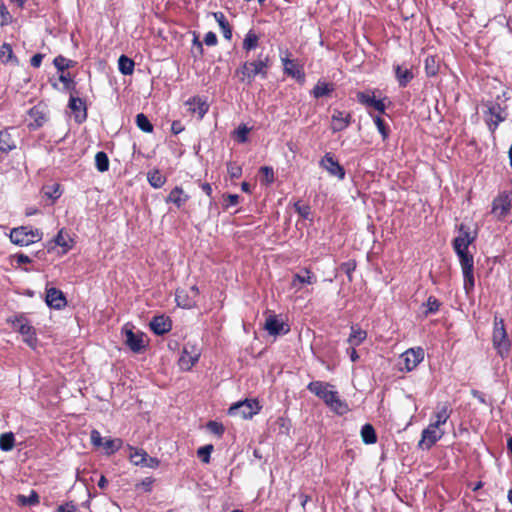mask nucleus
Segmentation results:
<instances>
[{"label": "nucleus", "instance_id": "44", "mask_svg": "<svg viewBox=\"0 0 512 512\" xmlns=\"http://www.w3.org/2000/svg\"><path fill=\"white\" fill-rule=\"evenodd\" d=\"M426 308L424 311V315L428 316L429 314H434L439 310L440 302L434 296H429L426 303L423 304Z\"/></svg>", "mask_w": 512, "mask_h": 512}, {"label": "nucleus", "instance_id": "55", "mask_svg": "<svg viewBox=\"0 0 512 512\" xmlns=\"http://www.w3.org/2000/svg\"><path fill=\"white\" fill-rule=\"evenodd\" d=\"M295 211L304 219H308L310 215V207L301 204L299 201L294 204Z\"/></svg>", "mask_w": 512, "mask_h": 512}, {"label": "nucleus", "instance_id": "53", "mask_svg": "<svg viewBox=\"0 0 512 512\" xmlns=\"http://www.w3.org/2000/svg\"><path fill=\"white\" fill-rule=\"evenodd\" d=\"M196 102L198 103L197 109H198L199 116H200V118H202L208 111V105L205 102H202L200 100V98H197V97H193L192 99H189L187 101V104L191 105Z\"/></svg>", "mask_w": 512, "mask_h": 512}, {"label": "nucleus", "instance_id": "63", "mask_svg": "<svg viewBox=\"0 0 512 512\" xmlns=\"http://www.w3.org/2000/svg\"><path fill=\"white\" fill-rule=\"evenodd\" d=\"M16 261L18 264H27V263H31V258L25 254H17L16 256Z\"/></svg>", "mask_w": 512, "mask_h": 512}, {"label": "nucleus", "instance_id": "28", "mask_svg": "<svg viewBox=\"0 0 512 512\" xmlns=\"http://www.w3.org/2000/svg\"><path fill=\"white\" fill-rule=\"evenodd\" d=\"M127 450L129 451V460L132 464L135 466H142L146 464V461H148V454L145 450L140 448H135L132 445L128 444L126 446Z\"/></svg>", "mask_w": 512, "mask_h": 512}, {"label": "nucleus", "instance_id": "61", "mask_svg": "<svg viewBox=\"0 0 512 512\" xmlns=\"http://www.w3.org/2000/svg\"><path fill=\"white\" fill-rule=\"evenodd\" d=\"M239 199L240 197L237 194H228L226 199L227 203L225 207L228 208L237 205L239 203Z\"/></svg>", "mask_w": 512, "mask_h": 512}, {"label": "nucleus", "instance_id": "30", "mask_svg": "<svg viewBox=\"0 0 512 512\" xmlns=\"http://www.w3.org/2000/svg\"><path fill=\"white\" fill-rule=\"evenodd\" d=\"M213 17H214L215 21L218 23L224 38L226 40H231L232 39V28H231L228 20L226 19L224 13L220 12V11L213 12Z\"/></svg>", "mask_w": 512, "mask_h": 512}, {"label": "nucleus", "instance_id": "36", "mask_svg": "<svg viewBox=\"0 0 512 512\" xmlns=\"http://www.w3.org/2000/svg\"><path fill=\"white\" fill-rule=\"evenodd\" d=\"M53 243L57 246L63 248V252L66 253L72 248V240L68 235L64 234L63 229H61L57 235L53 239Z\"/></svg>", "mask_w": 512, "mask_h": 512}, {"label": "nucleus", "instance_id": "64", "mask_svg": "<svg viewBox=\"0 0 512 512\" xmlns=\"http://www.w3.org/2000/svg\"><path fill=\"white\" fill-rule=\"evenodd\" d=\"M355 348L356 347L350 346V348L347 349V354L352 362H356L359 359V355Z\"/></svg>", "mask_w": 512, "mask_h": 512}, {"label": "nucleus", "instance_id": "1", "mask_svg": "<svg viewBox=\"0 0 512 512\" xmlns=\"http://www.w3.org/2000/svg\"><path fill=\"white\" fill-rule=\"evenodd\" d=\"M271 66L270 57L260 53L253 61H245L235 70V76L241 83L251 85L256 76L266 79Z\"/></svg>", "mask_w": 512, "mask_h": 512}, {"label": "nucleus", "instance_id": "14", "mask_svg": "<svg viewBox=\"0 0 512 512\" xmlns=\"http://www.w3.org/2000/svg\"><path fill=\"white\" fill-rule=\"evenodd\" d=\"M444 434L445 432L443 430L429 424L428 427L422 431L418 446L421 449L429 450L444 436Z\"/></svg>", "mask_w": 512, "mask_h": 512}, {"label": "nucleus", "instance_id": "26", "mask_svg": "<svg viewBox=\"0 0 512 512\" xmlns=\"http://www.w3.org/2000/svg\"><path fill=\"white\" fill-rule=\"evenodd\" d=\"M13 130L14 128H6L0 131V151L3 153H9L17 147L16 140L11 134Z\"/></svg>", "mask_w": 512, "mask_h": 512}, {"label": "nucleus", "instance_id": "16", "mask_svg": "<svg viewBox=\"0 0 512 512\" xmlns=\"http://www.w3.org/2000/svg\"><path fill=\"white\" fill-rule=\"evenodd\" d=\"M200 351L194 346H185L179 358L178 364L181 370L189 371L199 360Z\"/></svg>", "mask_w": 512, "mask_h": 512}, {"label": "nucleus", "instance_id": "8", "mask_svg": "<svg viewBox=\"0 0 512 512\" xmlns=\"http://www.w3.org/2000/svg\"><path fill=\"white\" fill-rule=\"evenodd\" d=\"M474 241L468 231L460 229L459 235L453 240V249L459 258V262L474 260L473 255L469 253V245Z\"/></svg>", "mask_w": 512, "mask_h": 512}, {"label": "nucleus", "instance_id": "19", "mask_svg": "<svg viewBox=\"0 0 512 512\" xmlns=\"http://www.w3.org/2000/svg\"><path fill=\"white\" fill-rule=\"evenodd\" d=\"M68 107L74 114V118L77 123H83L87 119V108L85 102L81 98L71 94Z\"/></svg>", "mask_w": 512, "mask_h": 512}, {"label": "nucleus", "instance_id": "17", "mask_svg": "<svg viewBox=\"0 0 512 512\" xmlns=\"http://www.w3.org/2000/svg\"><path fill=\"white\" fill-rule=\"evenodd\" d=\"M264 329L272 336L285 335L290 331L289 325L279 320L276 315L267 317Z\"/></svg>", "mask_w": 512, "mask_h": 512}, {"label": "nucleus", "instance_id": "24", "mask_svg": "<svg viewBox=\"0 0 512 512\" xmlns=\"http://www.w3.org/2000/svg\"><path fill=\"white\" fill-rule=\"evenodd\" d=\"M150 328L156 335H163L171 330L172 323L169 317L159 315L152 318Z\"/></svg>", "mask_w": 512, "mask_h": 512}, {"label": "nucleus", "instance_id": "31", "mask_svg": "<svg viewBox=\"0 0 512 512\" xmlns=\"http://www.w3.org/2000/svg\"><path fill=\"white\" fill-rule=\"evenodd\" d=\"M395 77L399 86L404 88L414 78V74L410 69L397 65L395 66Z\"/></svg>", "mask_w": 512, "mask_h": 512}, {"label": "nucleus", "instance_id": "25", "mask_svg": "<svg viewBox=\"0 0 512 512\" xmlns=\"http://www.w3.org/2000/svg\"><path fill=\"white\" fill-rule=\"evenodd\" d=\"M451 413L452 410L450 409L448 403L445 402L442 404H438L436 407V411L433 414L435 420L431 422L430 425L436 428H440L441 425H444L448 421Z\"/></svg>", "mask_w": 512, "mask_h": 512}, {"label": "nucleus", "instance_id": "33", "mask_svg": "<svg viewBox=\"0 0 512 512\" xmlns=\"http://www.w3.org/2000/svg\"><path fill=\"white\" fill-rule=\"evenodd\" d=\"M147 180L149 182V184L155 188V189H159L161 187H163V185L166 183V177L160 172L159 169H153V170H150L148 173H147Z\"/></svg>", "mask_w": 512, "mask_h": 512}, {"label": "nucleus", "instance_id": "27", "mask_svg": "<svg viewBox=\"0 0 512 512\" xmlns=\"http://www.w3.org/2000/svg\"><path fill=\"white\" fill-rule=\"evenodd\" d=\"M189 200V195L184 190L176 186L174 187L169 195L166 197V203H173L177 208H181Z\"/></svg>", "mask_w": 512, "mask_h": 512}, {"label": "nucleus", "instance_id": "13", "mask_svg": "<svg viewBox=\"0 0 512 512\" xmlns=\"http://www.w3.org/2000/svg\"><path fill=\"white\" fill-rule=\"evenodd\" d=\"M488 114L486 122L491 132H494L499 124L507 118L506 108L502 107L498 102H493L489 105Z\"/></svg>", "mask_w": 512, "mask_h": 512}, {"label": "nucleus", "instance_id": "15", "mask_svg": "<svg viewBox=\"0 0 512 512\" xmlns=\"http://www.w3.org/2000/svg\"><path fill=\"white\" fill-rule=\"evenodd\" d=\"M356 97L360 104L374 108L381 114L385 113L386 105L383 99H376L375 91H361L357 93Z\"/></svg>", "mask_w": 512, "mask_h": 512}, {"label": "nucleus", "instance_id": "50", "mask_svg": "<svg viewBox=\"0 0 512 512\" xmlns=\"http://www.w3.org/2000/svg\"><path fill=\"white\" fill-rule=\"evenodd\" d=\"M373 121H374L379 133L381 134L383 140L387 139L389 136V130L386 127L383 119L380 116H374Z\"/></svg>", "mask_w": 512, "mask_h": 512}, {"label": "nucleus", "instance_id": "12", "mask_svg": "<svg viewBox=\"0 0 512 512\" xmlns=\"http://www.w3.org/2000/svg\"><path fill=\"white\" fill-rule=\"evenodd\" d=\"M289 56L290 53L288 50L285 51L284 55H281L283 71L285 74L291 76L300 84H303L305 82V72L303 67L298 65L294 60H291Z\"/></svg>", "mask_w": 512, "mask_h": 512}, {"label": "nucleus", "instance_id": "39", "mask_svg": "<svg viewBox=\"0 0 512 512\" xmlns=\"http://www.w3.org/2000/svg\"><path fill=\"white\" fill-rule=\"evenodd\" d=\"M43 193L45 197L52 200V202H55L62 195L61 186L57 183L45 186L43 188Z\"/></svg>", "mask_w": 512, "mask_h": 512}, {"label": "nucleus", "instance_id": "21", "mask_svg": "<svg viewBox=\"0 0 512 512\" xmlns=\"http://www.w3.org/2000/svg\"><path fill=\"white\" fill-rule=\"evenodd\" d=\"M45 302L49 307L57 310L64 308L67 304L64 293L54 287L46 290Z\"/></svg>", "mask_w": 512, "mask_h": 512}, {"label": "nucleus", "instance_id": "20", "mask_svg": "<svg viewBox=\"0 0 512 512\" xmlns=\"http://www.w3.org/2000/svg\"><path fill=\"white\" fill-rule=\"evenodd\" d=\"M122 332L126 335L125 344L130 348L132 352L139 353L144 349L145 345L142 333H134L127 327V325L122 328Z\"/></svg>", "mask_w": 512, "mask_h": 512}, {"label": "nucleus", "instance_id": "43", "mask_svg": "<svg viewBox=\"0 0 512 512\" xmlns=\"http://www.w3.org/2000/svg\"><path fill=\"white\" fill-rule=\"evenodd\" d=\"M53 64L57 68V70L64 72V70L73 67L75 62L70 59L65 58L62 55H58L54 58Z\"/></svg>", "mask_w": 512, "mask_h": 512}, {"label": "nucleus", "instance_id": "38", "mask_svg": "<svg viewBox=\"0 0 512 512\" xmlns=\"http://www.w3.org/2000/svg\"><path fill=\"white\" fill-rule=\"evenodd\" d=\"M134 62L125 55H121L118 59V69L123 75H131L134 71Z\"/></svg>", "mask_w": 512, "mask_h": 512}, {"label": "nucleus", "instance_id": "11", "mask_svg": "<svg viewBox=\"0 0 512 512\" xmlns=\"http://www.w3.org/2000/svg\"><path fill=\"white\" fill-rule=\"evenodd\" d=\"M199 293V288L196 285H192L188 290L177 289L175 292L176 303L181 308L192 309L197 304Z\"/></svg>", "mask_w": 512, "mask_h": 512}, {"label": "nucleus", "instance_id": "57", "mask_svg": "<svg viewBox=\"0 0 512 512\" xmlns=\"http://www.w3.org/2000/svg\"><path fill=\"white\" fill-rule=\"evenodd\" d=\"M56 512H80L73 502H66L57 508Z\"/></svg>", "mask_w": 512, "mask_h": 512}, {"label": "nucleus", "instance_id": "10", "mask_svg": "<svg viewBox=\"0 0 512 512\" xmlns=\"http://www.w3.org/2000/svg\"><path fill=\"white\" fill-rule=\"evenodd\" d=\"M424 360V350L421 347L409 348L400 355V370L410 372Z\"/></svg>", "mask_w": 512, "mask_h": 512}, {"label": "nucleus", "instance_id": "42", "mask_svg": "<svg viewBox=\"0 0 512 512\" xmlns=\"http://www.w3.org/2000/svg\"><path fill=\"white\" fill-rule=\"evenodd\" d=\"M135 121H136L137 127L140 130H142L143 132H146V133L153 132V125L149 121L148 117L145 114H143V113L137 114Z\"/></svg>", "mask_w": 512, "mask_h": 512}, {"label": "nucleus", "instance_id": "7", "mask_svg": "<svg viewBox=\"0 0 512 512\" xmlns=\"http://www.w3.org/2000/svg\"><path fill=\"white\" fill-rule=\"evenodd\" d=\"M261 410V406L256 399H245L244 401L233 404L228 414L230 416H239L243 419H250L254 415L258 414Z\"/></svg>", "mask_w": 512, "mask_h": 512}, {"label": "nucleus", "instance_id": "54", "mask_svg": "<svg viewBox=\"0 0 512 512\" xmlns=\"http://www.w3.org/2000/svg\"><path fill=\"white\" fill-rule=\"evenodd\" d=\"M59 80L64 84L65 89L70 91L76 90V83L72 80V78L69 76V74L62 73L59 76Z\"/></svg>", "mask_w": 512, "mask_h": 512}, {"label": "nucleus", "instance_id": "9", "mask_svg": "<svg viewBox=\"0 0 512 512\" xmlns=\"http://www.w3.org/2000/svg\"><path fill=\"white\" fill-rule=\"evenodd\" d=\"M511 209L512 202L507 191L500 192L492 201L491 214L499 221L505 219L511 213Z\"/></svg>", "mask_w": 512, "mask_h": 512}, {"label": "nucleus", "instance_id": "18", "mask_svg": "<svg viewBox=\"0 0 512 512\" xmlns=\"http://www.w3.org/2000/svg\"><path fill=\"white\" fill-rule=\"evenodd\" d=\"M321 165L329 172L330 175L337 177L339 180H343L345 178L346 173L344 168L330 153L325 154L321 160Z\"/></svg>", "mask_w": 512, "mask_h": 512}, {"label": "nucleus", "instance_id": "35", "mask_svg": "<svg viewBox=\"0 0 512 512\" xmlns=\"http://www.w3.org/2000/svg\"><path fill=\"white\" fill-rule=\"evenodd\" d=\"M360 433H361L362 441L365 444L370 445V444H374L377 442L376 431L371 424H369V423L364 424L361 428Z\"/></svg>", "mask_w": 512, "mask_h": 512}, {"label": "nucleus", "instance_id": "48", "mask_svg": "<svg viewBox=\"0 0 512 512\" xmlns=\"http://www.w3.org/2000/svg\"><path fill=\"white\" fill-rule=\"evenodd\" d=\"M425 71L429 77H433L438 73V66L433 56H429L426 58Z\"/></svg>", "mask_w": 512, "mask_h": 512}, {"label": "nucleus", "instance_id": "6", "mask_svg": "<svg viewBox=\"0 0 512 512\" xmlns=\"http://www.w3.org/2000/svg\"><path fill=\"white\" fill-rule=\"evenodd\" d=\"M90 441L94 447H103L106 456L115 454L123 447V440L121 438H103L96 429L90 432Z\"/></svg>", "mask_w": 512, "mask_h": 512}, {"label": "nucleus", "instance_id": "32", "mask_svg": "<svg viewBox=\"0 0 512 512\" xmlns=\"http://www.w3.org/2000/svg\"><path fill=\"white\" fill-rule=\"evenodd\" d=\"M333 90V85L325 81L319 80L312 89L311 94L313 95L314 98L318 99L325 96H329L333 92Z\"/></svg>", "mask_w": 512, "mask_h": 512}, {"label": "nucleus", "instance_id": "3", "mask_svg": "<svg viewBox=\"0 0 512 512\" xmlns=\"http://www.w3.org/2000/svg\"><path fill=\"white\" fill-rule=\"evenodd\" d=\"M7 322L11 324L12 328L22 336V340L31 349L35 350L38 346V338L35 328L30 324L29 320L24 314H18L14 317L8 318Z\"/></svg>", "mask_w": 512, "mask_h": 512}, {"label": "nucleus", "instance_id": "22", "mask_svg": "<svg viewBox=\"0 0 512 512\" xmlns=\"http://www.w3.org/2000/svg\"><path fill=\"white\" fill-rule=\"evenodd\" d=\"M463 274V287L467 294L473 291L475 286L474 280V260L460 262Z\"/></svg>", "mask_w": 512, "mask_h": 512}, {"label": "nucleus", "instance_id": "34", "mask_svg": "<svg viewBox=\"0 0 512 512\" xmlns=\"http://www.w3.org/2000/svg\"><path fill=\"white\" fill-rule=\"evenodd\" d=\"M0 60L4 64L14 63L18 64V59L13 53L12 46L8 43H3L0 47Z\"/></svg>", "mask_w": 512, "mask_h": 512}, {"label": "nucleus", "instance_id": "62", "mask_svg": "<svg viewBox=\"0 0 512 512\" xmlns=\"http://www.w3.org/2000/svg\"><path fill=\"white\" fill-rule=\"evenodd\" d=\"M247 134H248V129L245 126L239 127L237 129L238 141L241 142V143L246 142L247 141Z\"/></svg>", "mask_w": 512, "mask_h": 512}, {"label": "nucleus", "instance_id": "4", "mask_svg": "<svg viewBox=\"0 0 512 512\" xmlns=\"http://www.w3.org/2000/svg\"><path fill=\"white\" fill-rule=\"evenodd\" d=\"M493 347L501 358H505L511 347L508 335L505 329L504 320L495 316L492 335Z\"/></svg>", "mask_w": 512, "mask_h": 512}, {"label": "nucleus", "instance_id": "23", "mask_svg": "<svg viewBox=\"0 0 512 512\" xmlns=\"http://www.w3.org/2000/svg\"><path fill=\"white\" fill-rule=\"evenodd\" d=\"M331 129L334 133L345 130L351 123V114L335 109L332 114Z\"/></svg>", "mask_w": 512, "mask_h": 512}, {"label": "nucleus", "instance_id": "5", "mask_svg": "<svg viewBox=\"0 0 512 512\" xmlns=\"http://www.w3.org/2000/svg\"><path fill=\"white\" fill-rule=\"evenodd\" d=\"M10 240L18 246H28L42 240L43 233L37 228L20 226L10 231Z\"/></svg>", "mask_w": 512, "mask_h": 512}, {"label": "nucleus", "instance_id": "47", "mask_svg": "<svg viewBox=\"0 0 512 512\" xmlns=\"http://www.w3.org/2000/svg\"><path fill=\"white\" fill-rule=\"evenodd\" d=\"M12 22V16L6 5L0 1V26H7Z\"/></svg>", "mask_w": 512, "mask_h": 512}, {"label": "nucleus", "instance_id": "41", "mask_svg": "<svg viewBox=\"0 0 512 512\" xmlns=\"http://www.w3.org/2000/svg\"><path fill=\"white\" fill-rule=\"evenodd\" d=\"M95 165L99 172H106L109 169V159L105 152L99 151L95 155Z\"/></svg>", "mask_w": 512, "mask_h": 512}, {"label": "nucleus", "instance_id": "49", "mask_svg": "<svg viewBox=\"0 0 512 512\" xmlns=\"http://www.w3.org/2000/svg\"><path fill=\"white\" fill-rule=\"evenodd\" d=\"M207 429L214 435L221 437L224 434L225 428L222 423L217 421H209L206 424Z\"/></svg>", "mask_w": 512, "mask_h": 512}, {"label": "nucleus", "instance_id": "37", "mask_svg": "<svg viewBox=\"0 0 512 512\" xmlns=\"http://www.w3.org/2000/svg\"><path fill=\"white\" fill-rule=\"evenodd\" d=\"M259 36L254 30H249L243 40V49L247 52L254 50L258 46Z\"/></svg>", "mask_w": 512, "mask_h": 512}, {"label": "nucleus", "instance_id": "51", "mask_svg": "<svg viewBox=\"0 0 512 512\" xmlns=\"http://www.w3.org/2000/svg\"><path fill=\"white\" fill-rule=\"evenodd\" d=\"M227 172L232 179H237L242 175V168L236 163L228 162L227 163Z\"/></svg>", "mask_w": 512, "mask_h": 512}, {"label": "nucleus", "instance_id": "52", "mask_svg": "<svg viewBox=\"0 0 512 512\" xmlns=\"http://www.w3.org/2000/svg\"><path fill=\"white\" fill-rule=\"evenodd\" d=\"M299 282L301 284H312L314 282V276L309 270H306V275L295 274L293 277V283Z\"/></svg>", "mask_w": 512, "mask_h": 512}, {"label": "nucleus", "instance_id": "59", "mask_svg": "<svg viewBox=\"0 0 512 512\" xmlns=\"http://www.w3.org/2000/svg\"><path fill=\"white\" fill-rule=\"evenodd\" d=\"M192 45H193L192 49L199 48V53L198 54H194V58L197 59V58L202 57L203 52H204L203 45H202V42L199 40L197 35H194L193 40H192Z\"/></svg>", "mask_w": 512, "mask_h": 512}, {"label": "nucleus", "instance_id": "58", "mask_svg": "<svg viewBox=\"0 0 512 512\" xmlns=\"http://www.w3.org/2000/svg\"><path fill=\"white\" fill-rule=\"evenodd\" d=\"M218 42L217 36L214 32L209 31L204 36V43L207 46H215Z\"/></svg>", "mask_w": 512, "mask_h": 512}, {"label": "nucleus", "instance_id": "2", "mask_svg": "<svg viewBox=\"0 0 512 512\" xmlns=\"http://www.w3.org/2000/svg\"><path fill=\"white\" fill-rule=\"evenodd\" d=\"M332 388L333 385L323 381H312L307 385L311 393L322 399L332 411L342 415L348 411V406L340 399L339 393Z\"/></svg>", "mask_w": 512, "mask_h": 512}, {"label": "nucleus", "instance_id": "60", "mask_svg": "<svg viewBox=\"0 0 512 512\" xmlns=\"http://www.w3.org/2000/svg\"><path fill=\"white\" fill-rule=\"evenodd\" d=\"M44 58V55L43 54H40V53H37L35 55H33L30 59V64L32 67L34 68H38L41 66V63H42V60Z\"/></svg>", "mask_w": 512, "mask_h": 512}, {"label": "nucleus", "instance_id": "40", "mask_svg": "<svg viewBox=\"0 0 512 512\" xmlns=\"http://www.w3.org/2000/svg\"><path fill=\"white\" fill-rule=\"evenodd\" d=\"M15 445V437L12 432H6L0 435V449L4 452L11 451Z\"/></svg>", "mask_w": 512, "mask_h": 512}, {"label": "nucleus", "instance_id": "56", "mask_svg": "<svg viewBox=\"0 0 512 512\" xmlns=\"http://www.w3.org/2000/svg\"><path fill=\"white\" fill-rule=\"evenodd\" d=\"M20 501L24 505H35L39 503V497L35 491H31L28 497L20 496Z\"/></svg>", "mask_w": 512, "mask_h": 512}, {"label": "nucleus", "instance_id": "45", "mask_svg": "<svg viewBox=\"0 0 512 512\" xmlns=\"http://www.w3.org/2000/svg\"><path fill=\"white\" fill-rule=\"evenodd\" d=\"M213 449L214 447L212 444L202 446L197 450V456L201 459L203 463L208 464L210 462V456Z\"/></svg>", "mask_w": 512, "mask_h": 512}, {"label": "nucleus", "instance_id": "29", "mask_svg": "<svg viewBox=\"0 0 512 512\" xmlns=\"http://www.w3.org/2000/svg\"><path fill=\"white\" fill-rule=\"evenodd\" d=\"M367 338V332L357 325L351 326V333L347 339L350 346L357 347L362 344Z\"/></svg>", "mask_w": 512, "mask_h": 512}, {"label": "nucleus", "instance_id": "46", "mask_svg": "<svg viewBox=\"0 0 512 512\" xmlns=\"http://www.w3.org/2000/svg\"><path fill=\"white\" fill-rule=\"evenodd\" d=\"M260 173L263 175L262 183L265 185H270L274 182V170L270 166H262L260 168Z\"/></svg>", "mask_w": 512, "mask_h": 512}]
</instances>
